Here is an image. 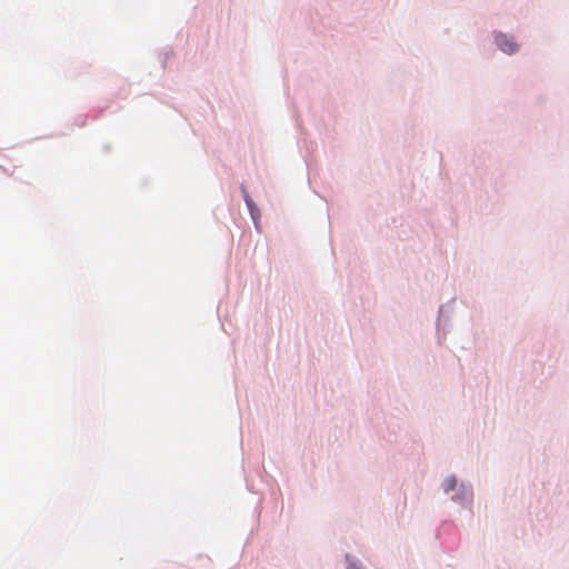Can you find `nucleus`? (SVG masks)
I'll return each instance as SVG.
<instances>
[{
  "mask_svg": "<svg viewBox=\"0 0 569 569\" xmlns=\"http://www.w3.org/2000/svg\"><path fill=\"white\" fill-rule=\"evenodd\" d=\"M497 47L507 54H512L519 50V44L506 33H497L495 36Z\"/></svg>",
  "mask_w": 569,
  "mask_h": 569,
  "instance_id": "1",
  "label": "nucleus"
},
{
  "mask_svg": "<svg viewBox=\"0 0 569 569\" xmlns=\"http://www.w3.org/2000/svg\"><path fill=\"white\" fill-rule=\"evenodd\" d=\"M243 193H244V201H246V203L248 206V209L250 210V213H251L253 220H256V213H257L258 209L254 206L252 199L247 193V191L243 190Z\"/></svg>",
  "mask_w": 569,
  "mask_h": 569,
  "instance_id": "2",
  "label": "nucleus"
},
{
  "mask_svg": "<svg viewBox=\"0 0 569 569\" xmlns=\"http://www.w3.org/2000/svg\"><path fill=\"white\" fill-rule=\"evenodd\" d=\"M456 487V478L449 477L443 481V489L446 492L453 490Z\"/></svg>",
  "mask_w": 569,
  "mask_h": 569,
  "instance_id": "3",
  "label": "nucleus"
}]
</instances>
